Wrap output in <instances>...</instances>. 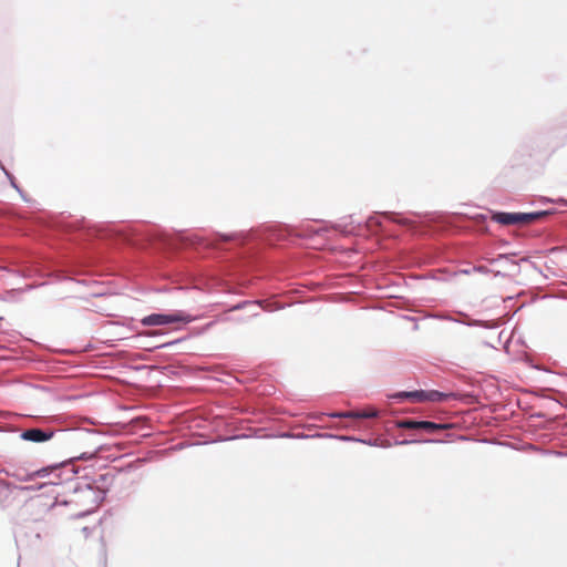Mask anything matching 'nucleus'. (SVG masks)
I'll list each match as a JSON object with an SVG mask.
<instances>
[{
    "instance_id": "nucleus-2",
    "label": "nucleus",
    "mask_w": 567,
    "mask_h": 567,
    "mask_svg": "<svg viewBox=\"0 0 567 567\" xmlns=\"http://www.w3.org/2000/svg\"><path fill=\"white\" fill-rule=\"evenodd\" d=\"M547 216L546 212L536 213H499L498 212V224L502 225H518L526 226L530 225Z\"/></svg>"
},
{
    "instance_id": "nucleus-6",
    "label": "nucleus",
    "mask_w": 567,
    "mask_h": 567,
    "mask_svg": "<svg viewBox=\"0 0 567 567\" xmlns=\"http://www.w3.org/2000/svg\"><path fill=\"white\" fill-rule=\"evenodd\" d=\"M426 392L424 391H411V392H400L394 395V398L399 399H410L414 402H423L425 401Z\"/></svg>"
},
{
    "instance_id": "nucleus-9",
    "label": "nucleus",
    "mask_w": 567,
    "mask_h": 567,
    "mask_svg": "<svg viewBox=\"0 0 567 567\" xmlns=\"http://www.w3.org/2000/svg\"><path fill=\"white\" fill-rule=\"evenodd\" d=\"M443 394L437 391L426 392L425 401H441Z\"/></svg>"
},
{
    "instance_id": "nucleus-3",
    "label": "nucleus",
    "mask_w": 567,
    "mask_h": 567,
    "mask_svg": "<svg viewBox=\"0 0 567 567\" xmlns=\"http://www.w3.org/2000/svg\"><path fill=\"white\" fill-rule=\"evenodd\" d=\"M447 424H439L431 421H415V420H400L396 422V427L404 430H423L433 433L440 430L447 429Z\"/></svg>"
},
{
    "instance_id": "nucleus-8",
    "label": "nucleus",
    "mask_w": 567,
    "mask_h": 567,
    "mask_svg": "<svg viewBox=\"0 0 567 567\" xmlns=\"http://www.w3.org/2000/svg\"><path fill=\"white\" fill-rule=\"evenodd\" d=\"M360 415H361V419H371V417H377L379 415V412L373 408H369L367 410L361 411Z\"/></svg>"
},
{
    "instance_id": "nucleus-4",
    "label": "nucleus",
    "mask_w": 567,
    "mask_h": 567,
    "mask_svg": "<svg viewBox=\"0 0 567 567\" xmlns=\"http://www.w3.org/2000/svg\"><path fill=\"white\" fill-rule=\"evenodd\" d=\"M520 275L519 264L506 255H498V276L517 279Z\"/></svg>"
},
{
    "instance_id": "nucleus-10",
    "label": "nucleus",
    "mask_w": 567,
    "mask_h": 567,
    "mask_svg": "<svg viewBox=\"0 0 567 567\" xmlns=\"http://www.w3.org/2000/svg\"><path fill=\"white\" fill-rule=\"evenodd\" d=\"M92 532V528H90L89 526H84L82 529H81V533L83 534V537L86 539L90 535V533Z\"/></svg>"
},
{
    "instance_id": "nucleus-11",
    "label": "nucleus",
    "mask_w": 567,
    "mask_h": 567,
    "mask_svg": "<svg viewBox=\"0 0 567 567\" xmlns=\"http://www.w3.org/2000/svg\"><path fill=\"white\" fill-rule=\"evenodd\" d=\"M43 472H45V470L43 471H38V474L41 475Z\"/></svg>"
},
{
    "instance_id": "nucleus-5",
    "label": "nucleus",
    "mask_w": 567,
    "mask_h": 567,
    "mask_svg": "<svg viewBox=\"0 0 567 567\" xmlns=\"http://www.w3.org/2000/svg\"><path fill=\"white\" fill-rule=\"evenodd\" d=\"M52 431H43L41 429H29L21 433V439L34 443L49 441L53 436Z\"/></svg>"
},
{
    "instance_id": "nucleus-7",
    "label": "nucleus",
    "mask_w": 567,
    "mask_h": 567,
    "mask_svg": "<svg viewBox=\"0 0 567 567\" xmlns=\"http://www.w3.org/2000/svg\"><path fill=\"white\" fill-rule=\"evenodd\" d=\"M330 416L339 419H361L359 411L336 412L331 413Z\"/></svg>"
},
{
    "instance_id": "nucleus-1",
    "label": "nucleus",
    "mask_w": 567,
    "mask_h": 567,
    "mask_svg": "<svg viewBox=\"0 0 567 567\" xmlns=\"http://www.w3.org/2000/svg\"><path fill=\"white\" fill-rule=\"evenodd\" d=\"M195 318L185 311H175L168 315L153 313L142 319L143 326H165L176 322L189 323Z\"/></svg>"
}]
</instances>
